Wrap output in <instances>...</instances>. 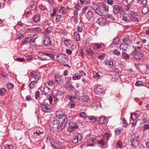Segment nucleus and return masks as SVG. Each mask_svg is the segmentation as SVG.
<instances>
[{"mask_svg":"<svg viewBox=\"0 0 149 149\" xmlns=\"http://www.w3.org/2000/svg\"><path fill=\"white\" fill-rule=\"evenodd\" d=\"M109 7L107 6L101 5L99 6L96 13L100 15H104V12H108L109 11Z\"/></svg>","mask_w":149,"mask_h":149,"instance_id":"nucleus-1","label":"nucleus"},{"mask_svg":"<svg viewBox=\"0 0 149 149\" xmlns=\"http://www.w3.org/2000/svg\"><path fill=\"white\" fill-rule=\"evenodd\" d=\"M57 58L58 61L61 63H65L68 61V58L64 54H59Z\"/></svg>","mask_w":149,"mask_h":149,"instance_id":"nucleus-2","label":"nucleus"},{"mask_svg":"<svg viewBox=\"0 0 149 149\" xmlns=\"http://www.w3.org/2000/svg\"><path fill=\"white\" fill-rule=\"evenodd\" d=\"M42 42L46 46H50L52 45V40L48 36H45L42 38Z\"/></svg>","mask_w":149,"mask_h":149,"instance_id":"nucleus-3","label":"nucleus"},{"mask_svg":"<svg viewBox=\"0 0 149 149\" xmlns=\"http://www.w3.org/2000/svg\"><path fill=\"white\" fill-rule=\"evenodd\" d=\"M131 54L134 56L136 59L138 60L141 59L143 56V54L141 52L137 51L136 49H134L131 53Z\"/></svg>","mask_w":149,"mask_h":149,"instance_id":"nucleus-4","label":"nucleus"},{"mask_svg":"<svg viewBox=\"0 0 149 149\" xmlns=\"http://www.w3.org/2000/svg\"><path fill=\"white\" fill-rule=\"evenodd\" d=\"M59 124V122L58 120H56L53 121L50 125L51 128L54 129H57L58 127Z\"/></svg>","mask_w":149,"mask_h":149,"instance_id":"nucleus-5","label":"nucleus"},{"mask_svg":"<svg viewBox=\"0 0 149 149\" xmlns=\"http://www.w3.org/2000/svg\"><path fill=\"white\" fill-rule=\"evenodd\" d=\"M96 140L94 138L88 137L87 140L88 145L90 146H93Z\"/></svg>","mask_w":149,"mask_h":149,"instance_id":"nucleus-6","label":"nucleus"},{"mask_svg":"<svg viewBox=\"0 0 149 149\" xmlns=\"http://www.w3.org/2000/svg\"><path fill=\"white\" fill-rule=\"evenodd\" d=\"M102 88H103L100 85L97 86L94 89L95 92L97 94L102 93L103 91Z\"/></svg>","mask_w":149,"mask_h":149,"instance_id":"nucleus-7","label":"nucleus"},{"mask_svg":"<svg viewBox=\"0 0 149 149\" xmlns=\"http://www.w3.org/2000/svg\"><path fill=\"white\" fill-rule=\"evenodd\" d=\"M55 79L56 82L59 84L62 82L63 79L60 76L57 74L55 75Z\"/></svg>","mask_w":149,"mask_h":149,"instance_id":"nucleus-8","label":"nucleus"},{"mask_svg":"<svg viewBox=\"0 0 149 149\" xmlns=\"http://www.w3.org/2000/svg\"><path fill=\"white\" fill-rule=\"evenodd\" d=\"M86 17L88 20H92L93 18V13L91 11H88L86 14Z\"/></svg>","mask_w":149,"mask_h":149,"instance_id":"nucleus-9","label":"nucleus"},{"mask_svg":"<svg viewBox=\"0 0 149 149\" xmlns=\"http://www.w3.org/2000/svg\"><path fill=\"white\" fill-rule=\"evenodd\" d=\"M119 40L120 38L119 37H116L113 40L112 43L111 44V46L113 47L117 45L119 43Z\"/></svg>","mask_w":149,"mask_h":149,"instance_id":"nucleus-10","label":"nucleus"},{"mask_svg":"<svg viewBox=\"0 0 149 149\" xmlns=\"http://www.w3.org/2000/svg\"><path fill=\"white\" fill-rule=\"evenodd\" d=\"M106 20L103 18L101 17L99 18L96 21L97 23L101 25H103L106 23Z\"/></svg>","mask_w":149,"mask_h":149,"instance_id":"nucleus-11","label":"nucleus"},{"mask_svg":"<svg viewBox=\"0 0 149 149\" xmlns=\"http://www.w3.org/2000/svg\"><path fill=\"white\" fill-rule=\"evenodd\" d=\"M104 16L107 19V20L110 21L111 22L115 20L114 18L112 15L109 14H104Z\"/></svg>","mask_w":149,"mask_h":149,"instance_id":"nucleus-12","label":"nucleus"},{"mask_svg":"<svg viewBox=\"0 0 149 149\" xmlns=\"http://www.w3.org/2000/svg\"><path fill=\"white\" fill-rule=\"evenodd\" d=\"M41 107L42 109L45 112H49L51 111L50 109L48 108L44 104H42Z\"/></svg>","mask_w":149,"mask_h":149,"instance_id":"nucleus-13","label":"nucleus"},{"mask_svg":"<svg viewBox=\"0 0 149 149\" xmlns=\"http://www.w3.org/2000/svg\"><path fill=\"white\" fill-rule=\"evenodd\" d=\"M106 120H105V118L104 116H102L98 118L97 121L99 122V123L102 124L106 122Z\"/></svg>","mask_w":149,"mask_h":149,"instance_id":"nucleus-14","label":"nucleus"},{"mask_svg":"<svg viewBox=\"0 0 149 149\" xmlns=\"http://www.w3.org/2000/svg\"><path fill=\"white\" fill-rule=\"evenodd\" d=\"M120 7L117 5H115L113 6V12L114 13L117 14L119 13L120 10Z\"/></svg>","mask_w":149,"mask_h":149,"instance_id":"nucleus-15","label":"nucleus"},{"mask_svg":"<svg viewBox=\"0 0 149 149\" xmlns=\"http://www.w3.org/2000/svg\"><path fill=\"white\" fill-rule=\"evenodd\" d=\"M41 54H42V55L46 56V57L47 58L49 59V57L54 58V55L51 54L47 53L45 52H42L41 53Z\"/></svg>","mask_w":149,"mask_h":149,"instance_id":"nucleus-16","label":"nucleus"},{"mask_svg":"<svg viewBox=\"0 0 149 149\" xmlns=\"http://www.w3.org/2000/svg\"><path fill=\"white\" fill-rule=\"evenodd\" d=\"M35 59L36 60H37L39 63L49 60V59L47 57H44L43 58H42L39 56H38L37 58H35Z\"/></svg>","mask_w":149,"mask_h":149,"instance_id":"nucleus-17","label":"nucleus"},{"mask_svg":"<svg viewBox=\"0 0 149 149\" xmlns=\"http://www.w3.org/2000/svg\"><path fill=\"white\" fill-rule=\"evenodd\" d=\"M138 115L135 113H132L131 114L130 118L132 120H134L138 117Z\"/></svg>","mask_w":149,"mask_h":149,"instance_id":"nucleus-18","label":"nucleus"},{"mask_svg":"<svg viewBox=\"0 0 149 149\" xmlns=\"http://www.w3.org/2000/svg\"><path fill=\"white\" fill-rule=\"evenodd\" d=\"M74 38L76 40L78 41L80 40V35L79 32H75L74 33Z\"/></svg>","mask_w":149,"mask_h":149,"instance_id":"nucleus-19","label":"nucleus"},{"mask_svg":"<svg viewBox=\"0 0 149 149\" xmlns=\"http://www.w3.org/2000/svg\"><path fill=\"white\" fill-rule=\"evenodd\" d=\"M128 46V45L127 44L123 43L120 45V49L124 51H126V49L127 48Z\"/></svg>","mask_w":149,"mask_h":149,"instance_id":"nucleus-20","label":"nucleus"},{"mask_svg":"<svg viewBox=\"0 0 149 149\" xmlns=\"http://www.w3.org/2000/svg\"><path fill=\"white\" fill-rule=\"evenodd\" d=\"M149 8L147 6H144L141 10V13L143 14H145L148 13L149 11Z\"/></svg>","mask_w":149,"mask_h":149,"instance_id":"nucleus-21","label":"nucleus"},{"mask_svg":"<svg viewBox=\"0 0 149 149\" xmlns=\"http://www.w3.org/2000/svg\"><path fill=\"white\" fill-rule=\"evenodd\" d=\"M70 129H77L78 126L72 123H69Z\"/></svg>","mask_w":149,"mask_h":149,"instance_id":"nucleus-22","label":"nucleus"},{"mask_svg":"<svg viewBox=\"0 0 149 149\" xmlns=\"http://www.w3.org/2000/svg\"><path fill=\"white\" fill-rule=\"evenodd\" d=\"M40 19V16L39 15H36L34 16L33 20L35 22H38Z\"/></svg>","mask_w":149,"mask_h":149,"instance_id":"nucleus-23","label":"nucleus"},{"mask_svg":"<svg viewBox=\"0 0 149 149\" xmlns=\"http://www.w3.org/2000/svg\"><path fill=\"white\" fill-rule=\"evenodd\" d=\"M37 82V81H31L29 85L30 88L31 89L34 88Z\"/></svg>","mask_w":149,"mask_h":149,"instance_id":"nucleus-24","label":"nucleus"},{"mask_svg":"<svg viewBox=\"0 0 149 149\" xmlns=\"http://www.w3.org/2000/svg\"><path fill=\"white\" fill-rule=\"evenodd\" d=\"M6 93V90L4 88H0V95L3 96Z\"/></svg>","mask_w":149,"mask_h":149,"instance_id":"nucleus-25","label":"nucleus"},{"mask_svg":"<svg viewBox=\"0 0 149 149\" xmlns=\"http://www.w3.org/2000/svg\"><path fill=\"white\" fill-rule=\"evenodd\" d=\"M122 56L123 58L125 59H127L129 58V55L125 52H122Z\"/></svg>","mask_w":149,"mask_h":149,"instance_id":"nucleus-26","label":"nucleus"},{"mask_svg":"<svg viewBox=\"0 0 149 149\" xmlns=\"http://www.w3.org/2000/svg\"><path fill=\"white\" fill-rule=\"evenodd\" d=\"M99 6H98L97 4L93 3V5L92 6V8L93 9L95 10L96 12L97 10V9L98 8Z\"/></svg>","mask_w":149,"mask_h":149,"instance_id":"nucleus-27","label":"nucleus"},{"mask_svg":"<svg viewBox=\"0 0 149 149\" xmlns=\"http://www.w3.org/2000/svg\"><path fill=\"white\" fill-rule=\"evenodd\" d=\"M24 15L26 16L29 17L31 16V15H32V13L31 11H27L26 10Z\"/></svg>","mask_w":149,"mask_h":149,"instance_id":"nucleus-28","label":"nucleus"},{"mask_svg":"<svg viewBox=\"0 0 149 149\" xmlns=\"http://www.w3.org/2000/svg\"><path fill=\"white\" fill-rule=\"evenodd\" d=\"M102 45L98 43L94 44L93 45V48L94 49H98L101 47Z\"/></svg>","mask_w":149,"mask_h":149,"instance_id":"nucleus-29","label":"nucleus"},{"mask_svg":"<svg viewBox=\"0 0 149 149\" xmlns=\"http://www.w3.org/2000/svg\"><path fill=\"white\" fill-rule=\"evenodd\" d=\"M138 3L139 4L145 5L147 4V1L146 0H138Z\"/></svg>","mask_w":149,"mask_h":149,"instance_id":"nucleus-30","label":"nucleus"},{"mask_svg":"<svg viewBox=\"0 0 149 149\" xmlns=\"http://www.w3.org/2000/svg\"><path fill=\"white\" fill-rule=\"evenodd\" d=\"M144 83L141 81H138L135 83V85L136 86H141L143 85Z\"/></svg>","mask_w":149,"mask_h":149,"instance_id":"nucleus-31","label":"nucleus"},{"mask_svg":"<svg viewBox=\"0 0 149 149\" xmlns=\"http://www.w3.org/2000/svg\"><path fill=\"white\" fill-rule=\"evenodd\" d=\"M63 113L61 111H57L56 115V117L58 119H60L61 116L63 115Z\"/></svg>","mask_w":149,"mask_h":149,"instance_id":"nucleus-32","label":"nucleus"},{"mask_svg":"<svg viewBox=\"0 0 149 149\" xmlns=\"http://www.w3.org/2000/svg\"><path fill=\"white\" fill-rule=\"evenodd\" d=\"M50 88L47 87V86H46L44 87L43 89V91L45 93V94H47V93H48L50 90Z\"/></svg>","mask_w":149,"mask_h":149,"instance_id":"nucleus-33","label":"nucleus"},{"mask_svg":"<svg viewBox=\"0 0 149 149\" xmlns=\"http://www.w3.org/2000/svg\"><path fill=\"white\" fill-rule=\"evenodd\" d=\"M67 118V116L65 114H63L62 115L60 118V119L61 120L63 121H65Z\"/></svg>","mask_w":149,"mask_h":149,"instance_id":"nucleus-34","label":"nucleus"},{"mask_svg":"<svg viewBox=\"0 0 149 149\" xmlns=\"http://www.w3.org/2000/svg\"><path fill=\"white\" fill-rule=\"evenodd\" d=\"M86 115L87 114L86 113L82 112L80 114L79 116L81 118H85L86 116Z\"/></svg>","mask_w":149,"mask_h":149,"instance_id":"nucleus-35","label":"nucleus"},{"mask_svg":"<svg viewBox=\"0 0 149 149\" xmlns=\"http://www.w3.org/2000/svg\"><path fill=\"white\" fill-rule=\"evenodd\" d=\"M38 36L37 34H34L33 35L32 38L33 40L32 41L33 42H35V40L38 38Z\"/></svg>","mask_w":149,"mask_h":149,"instance_id":"nucleus-36","label":"nucleus"},{"mask_svg":"<svg viewBox=\"0 0 149 149\" xmlns=\"http://www.w3.org/2000/svg\"><path fill=\"white\" fill-rule=\"evenodd\" d=\"M110 137L109 134L107 133H105L104 135V139L107 140L109 139Z\"/></svg>","mask_w":149,"mask_h":149,"instance_id":"nucleus-37","label":"nucleus"},{"mask_svg":"<svg viewBox=\"0 0 149 149\" xmlns=\"http://www.w3.org/2000/svg\"><path fill=\"white\" fill-rule=\"evenodd\" d=\"M13 146L12 145H6L5 146V149H13Z\"/></svg>","mask_w":149,"mask_h":149,"instance_id":"nucleus-38","label":"nucleus"},{"mask_svg":"<svg viewBox=\"0 0 149 149\" xmlns=\"http://www.w3.org/2000/svg\"><path fill=\"white\" fill-rule=\"evenodd\" d=\"M86 52L87 54L89 55H91L93 53V51L91 50L90 48L87 49Z\"/></svg>","mask_w":149,"mask_h":149,"instance_id":"nucleus-39","label":"nucleus"},{"mask_svg":"<svg viewBox=\"0 0 149 149\" xmlns=\"http://www.w3.org/2000/svg\"><path fill=\"white\" fill-rule=\"evenodd\" d=\"M52 29L51 27H49L46 29L47 33H49L51 32L52 31Z\"/></svg>","mask_w":149,"mask_h":149,"instance_id":"nucleus-40","label":"nucleus"},{"mask_svg":"<svg viewBox=\"0 0 149 149\" xmlns=\"http://www.w3.org/2000/svg\"><path fill=\"white\" fill-rule=\"evenodd\" d=\"M7 85L8 88L9 89L13 88L14 87L13 85L11 83H8Z\"/></svg>","mask_w":149,"mask_h":149,"instance_id":"nucleus-41","label":"nucleus"},{"mask_svg":"<svg viewBox=\"0 0 149 149\" xmlns=\"http://www.w3.org/2000/svg\"><path fill=\"white\" fill-rule=\"evenodd\" d=\"M80 76L79 75H78L75 74V75H73V80H75V78H76L78 79H80Z\"/></svg>","mask_w":149,"mask_h":149,"instance_id":"nucleus-42","label":"nucleus"},{"mask_svg":"<svg viewBox=\"0 0 149 149\" xmlns=\"http://www.w3.org/2000/svg\"><path fill=\"white\" fill-rule=\"evenodd\" d=\"M74 8L75 9V10L77 11L80 9L81 7L79 4H77L74 6Z\"/></svg>","mask_w":149,"mask_h":149,"instance_id":"nucleus-43","label":"nucleus"},{"mask_svg":"<svg viewBox=\"0 0 149 149\" xmlns=\"http://www.w3.org/2000/svg\"><path fill=\"white\" fill-rule=\"evenodd\" d=\"M112 52L114 54L117 55V56H118L120 54V52L117 50H115L113 51Z\"/></svg>","mask_w":149,"mask_h":149,"instance_id":"nucleus-44","label":"nucleus"},{"mask_svg":"<svg viewBox=\"0 0 149 149\" xmlns=\"http://www.w3.org/2000/svg\"><path fill=\"white\" fill-rule=\"evenodd\" d=\"M92 41V39L91 37L88 38L86 40V44H88L90 42H91Z\"/></svg>","mask_w":149,"mask_h":149,"instance_id":"nucleus-45","label":"nucleus"},{"mask_svg":"<svg viewBox=\"0 0 149 149\" xmlns=\"http://www.w3.org/2000/svg\"><path fill=\"white\" fill-rule=\"evenodd\" d=\"M121 132V130L117 129H116L115 130V133L116 135H119L120 133Z\"/></svg>","mask_w":149,"mask_h":149,"instance_id":"nucleus-46","label":"nucleus"},{"mask_svg":"<svg viewBox=\"0 0 149 149\" xmlns=\"http://www.w3.org/2000/svg\"><path fill=\"white\" fill-rule=\"evenodd\" d=\"M25 42H29L31 41V38L30 37H27L25 39Z\"/></svg>","mask_w":149,"mask_h":149,"instance_id":"nucleus-47","label":"nucleus"},{"mask_svg":"<svg viewBox=\"0 0 149 149\" xmlns=\"http://www.w3.org/2000/svg\"><path fill=\"white\" fill-rule=\"evenodd\" d=\"M77 137L78 140H81L82 139V136L80 134L78 133Z\"/></svg>","mask_w":149,"mask_h":149,"instance_id":"nucleus-48","label":"nucleus"},{"mask_svg":"<svg viewBox=\"0 0 149 149\" xmlns=\"http://www.w3.org/2000/svg\"><path fill=\"white\" fill-rule=\"evenodd\" d=\"M1 76L4 78L7 77V74L6 72H2L1 73Z\"/></svg>","mask_w":149,"mask_h":149,"instance_id":"nucleus-49","label":"nucleus"},{"mask_svg":"<svg viewBox=\"0 0 149 149\" xmlns=\"http://www.w3.org/2000/svg\"><path fill=\"white\" fill-rule=\"evenodd\" d=\"M18 36H17V38L19 39H20L23 38L24 37V35L22 34H19L18 35Z\"/></svg>","mask_w":149,"mask_h":149,"instance_id":"nucleus-50","label":"nucleus"},{"mask_svg":"<svg viewBox=\"0 0 149 149\" xmlns=\"http://www.w3.org/2000/svg\"><path fill=\"white\" fill-rule=\"evenodd\" d=\"M77 30L79 32H81L83 30L82 27H80L79 26L77 27Z\"/></svg>","mask_w":149,"mask_h":149,"instance_id":"nucleus-51","label":"nucleus"},{"mask_svg":"<svg viewBox=\"0 0 149 149\" xmlns=\"http://www.w3.org/2000/svg\"><path fill=\"white\" fill-rule=\"evenodd\" d=\"M40 77V76L39 74H36L34 77V78L36 80H38Z\"/></svg>","mask_w":149,"mask_h":149,"instance_id":"nucleus-52","label":"nucleus"},{"mask_svg":"<svg viewBox=\"0 0 149 149\" xmlns=\"http://www.w3.org/2000/svg\"><path fill=\"white\" fill-rule=\"evenodd\" d=\"M47 84L49 86H52L53 84V82L51 80L47 82Z\"/></svg>","mask_w":149,"mask_h":149,"instance_id":"nucleus-53","label":"nucleus"},{"mask_svg":"<svg viewBox=\"0 0 149 149\" xmlns=\"http://www.w3.org/2000/svg\"><path fill=\"white\" fill-rule=\"evenodd\" d=\"M40 93L39 92H37L35 93V97L37 99L40 96Z\"/></svg>","mask_w":149,"mask_h":149,"instance_id":"nucleus-54","label":"nucleus"},{"mask_svg":"<svg viewBox=\"0 0 149 149\" xmlns=\"http://www.w3.org/2000/svg\"><path fill=\"white\" fill-rule=\"evenodd\" d=\"M75 104L73 102H71V104L70 105V108H73L74 107Z\"/></svg>","mask_w":149,"mask_h":149,"instance_id":"nucleus-55","label":"nucleus"},{"mask_svg":"<svg viewBox=\"0 0 149 149\" xmlns=\"http://www.w3.org/2000/svg\"><path fill=\"white\" fill-rule=\"evenodd\" d=\"M68 88H69L70 90L71 91H73L74 89V87L71 85H70L68 86Z\"/></svg>","mask_w":149,"mask_h":149,"instance_id":"nucleus-56","label":"nucleus"},{"mask_svg":"<svg viewBox=\"0 0 149 149\" xmlns=\"http://www.w3.org/2000/svg\"><path fill=\"white\" fill-rule=\"evenodd\" d=\"M78 140L77 137H75L72 140V142L74 143H76L78 142Z\"/></svg>","mask_w":149,"mask_h":149,"instance_id":"nucleus-57","label":"nucleus"},{"mask_svg":"<svg viewBox=\"0 0 149 149\" xmlns=\"http://www.w3.org/2000/svg\"><path fill=\"white\" fill-rule=\"evenodd\" d=\"M66 42H65V44L66 45L68 46L71 45V41L70 40H66Z\"/></svg>","mask_w":149,"mask_h":149,"instance_id":"nucleus-58","label":"nucleus"},{"mask_svg":"<svg viewBox=\"0 0 149 149\" xmlns=\"http://www.w3.org/2000/svg\"><path fill=\"white\" fill-rule=\"evenodd\" d=\"M39 7L40 9H41L42 10H44L45 9V7L42 5H40Z\"/></svg>","mask_w":149,"mask_h":149,"instance_id":"nucleus-59","label":"nucleus"},{"mask_svg":"<svg viewBox=\"0 0 149 149\" xmlns=\"http://www.w3.org/2000/svg\"><path fill=\"white\" fill-rule=\"evenodd\" d=\"M61 17V16L60 15H58L56 17V22H58L59 21V19Z\"/></svg>","mask_w":149,"mask_h":149,"instance_id":"nucleus-60","label":"nucleus"},{"mask_svg":"<svg viewBox=\"0 0 149 149\" xmlns=\"http://www.w3.org/2000/svg\"><path fill=\"white\" fill-rule=\"evenodd\" d=\"M94 77L96 78H100V76L98 73H96L95 75L94 76Z\"/></svg>","mask_w":149,"mask_h":149,"instance_id":"nucleus-61","label":"nucleus"},{"mask_svg":"<svg viewBox=\"0 0 149 149\" xmlns=\"http://www.w3.org/2000/svg\"><path fill=\"white\" fill-rule=\"evenodd\" d=\"M48 100L49 101V103L50 104H51L53 101L52 97V96H50L48 98Z\"/></svg>","mask_w":149,"mask_h":149,"instance_id":"nucleus-62","label":"nucleus"},{"mask_svg":"<svg viewBox=\"0 0 149 149\" xmlns=\"http://www.w3.org/2000/svg\"><path fill=\"white\" fill-rule=\"evenodd\" d=\"M107 3L110 5H112L113 3V1L112 0H107Z\"/></svg>","mask_w":149,"mask_h":149,"instance_id":"nucleus-63","label":"nucleus"},{"mask_svg":"<svg viewBox=\"0 0 149 149\" xmlns=\"http://www.w3.org/2000/svg\"><path fill=\"white\" fill-rule=\"evenodd\" d=\"M65 122L62 123L61 124V128L62 129L65 126Z\"/></svg>","mask_w":149,"mask_h":149,"instance_id":"nucleus-64","label":"nucleus"}]
</instances>
